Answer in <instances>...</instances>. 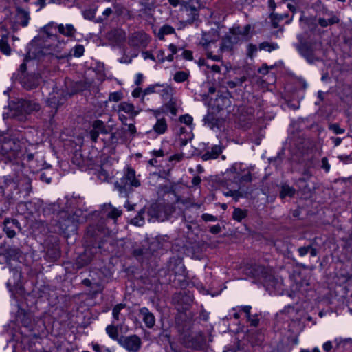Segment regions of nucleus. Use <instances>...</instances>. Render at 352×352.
I'll use <instances>...</instances> for the list:
<instances>
[{
  "instance_id": "obj_59",
  "label": "nucleus",
  "mask_w": 352,
  "mask_h": 352,
  "mask_svg": "<svg viewBox=\"0 0 352 352\" xmlns=\"http://www.w3.org/2000/svg\"><path fill=\"white\" fill-rule=\"evenodd\" d=\"M184 157L183 154H175L169 157V162L176 161L180 162Z\"/></svg>"
},
{
  "instance_id": "obj_19",
  "label": "nucleus",
  "mask_w": 352,
  "mask_h": 352,
  "mask_svg": "<svg viewBox=\"0 0 352 352\" xmlns=\"http://www.w3.org/2000/svg\"><path fill=\"white\" fill-rule=\"evenodd\" d=\"M14 228H16L19 230L21 229V225H20V223L18 221V220L14 219H5L3 230L6 232L8 237H9V238L14 237V236L16 235V232L14 229Z\"/></svg>"
},
{
  "instance_id": "obj_41",
  "label": "nucleus",
  "mask_w": 352,
  "mask_h": 352,
  "mask_svg": "<svg viewBox=\"0 0 352 352\" xmlns=\"http://www.w3.org/2000/svg\"><path fill=\"white\" fill-rule=\"evenodd\" d=\"M60 103L58 101L56 97L54 95H50V98L47 100V104L52 109H54L53 114H54L58 109V105Z\"/></svg>"
},
{
  "instance_id": "obj_44",
  "label": "nucleus",
  "mask_w": 352,
  "mask_h": 352,
  "mask_svg": "<svg viewBox=\"0 0 352 352\" xmlns=\"http://www.w3.org/2000/svg\"><path fill=\"white\" fill-rule=\"evenodd\" d=\"M329 129L333 131L334 134H342L345 132V129L340 128L338 124H331L329 125Z\"/></svg>"
},
{
  "instance_id": "obj_27",
  "label": "nucleus",
  "mask_w": 352,
  "mask_h": 352,
  "mask_svg": "<svg viewBox=\"0 0 352 352\" xmlns=\"http://www.w3.org/2000/svg\"><path fill=\"white\" fill-rule=\"evenodd\" d=\"M175 33V28L170 25H164L162 26L157 33V36L160 40H164L166 35L172 34Z\"/></svg>"
},
{
  "instance_id": "obj_34",
  "label": "nucleus",
  "mask_w": 352,
  "mask_h": 352,
  "mask_svg": "<svg viewBox=\"0 0 352 352\" xmlns=\"http://www.w3.org/2000/svg\"><path fill=\"white\" fill-rule=\"evenodd\" d=\"M339 22V19L336 16H333L329 19H326L324 18H319L318 24L323 28L327 27L328 25H331L333 24L338 23Z\"/></svg>"
},
{
  "instance_id": "obj_4",
  "label": "nucleus",
  "mask_w": 352,
  "mask_h": 352,
  "mask_svg": "<svg viewBox=\"0 0 352 352\" xmlns=\"http://www.w3.org/2000/svg\"><path fill=\"white\" fill-rule=\"evenodd\" d=\"M183 344L188 348L201 351L206 348V338L202 333L191 335L184 334L181 338Z\"/></svg>"
},
{
  "instance_id": "obj_49",
  "label": "nucleus",
  "mask_w": 352,
  "mask_h": 352,
  "mask_svg": "<svg viewBox=\"0 0 352 352\" xmlns=\"http://www.w3.org/2000/svg\"><path fill=\"white\" fill-rule=\"evenodd\" d=\"M312 176V173L309 170V168H306L304 170L303 173H302V177L298 179V182H306L307 179H309V178H311Z\"/></svg>"
},
{
  "instance_id": "obj_22",
  "label": "nucleus",
  "mask_w": 352,
  "mask_h": 352,
  "mask_svg": "<svg viewBox=\"0 0 352 352\" xmlns=\"http://www.w3.org/2000/svg\"><path fill=\"white\" fill-rule=\"evenodd\" d=\"M223 151V147L221 145H214L211 147L210 151H207L201 155L204 161L217 159Z\"/></svg>"
},
{
  "instance_id": "obj_12",
  "label": "nucleus",
  "mask_w": 352,
  "mask_h": 352,
  "mask_svg": "<svg viewBox=\"0 0 352 352\" xmlns=\"http://www.w3.org/2000/svg\"><path fill=\"white\" fill-rule=\"evenodd\" d=\"M109 128L100 120H95L92 124V129L89 132L91 140L96 142L100 134H108Z\"/></svg>"
},
{
  "instance_id": "obj_62",
  "label": "nucleus",
  "mask_w": 352,
  "mask_h": 352,
  "mask_svg": "<svg viewBox=\"0 0 352 352\" xmlns=\"http://www.w3.org/2000/svg\"><path fill=\"white\" fill-rule=\"evenodd\" d=\"M143 80H144L143 74L141 73L137 74L136 77H135V84L137 86H140L143 82Z\"/></svg>"
},
{
  "instance_id": "obj_50",
  "label": "nucleus",
  "mask_w": 352,
  "mask_h": 352,
  "mask_svg": "<svg viewBox=\"0 0 352 352\" xmlns=\"http://www.w3.org/2000/svg\"><path fill=\"white\" fill-rule=\"evenodd\" d=\"M227 36L229 38V39L230 40L231 43L233 44L234 46L239 43H243L241 41V39L240 38V37H239L238 36H236L235 34H228Z\"/></svg>"
},
{
  "instance_id": "obj_45",
  "label": "nucleus",
  "mask_w": 352,
  "mask_h": 352,
  "mask_svg": "<svg viewBox=\"0 0 352 352\" xmlns=\"http://www.w3.org/2000/svg\"><path fill=\"white\" fill-rule=\"evenodd\" d=\"M87 256V254L80 255L78 259H77V265L78 268H81L84 267L85 265H87L90 261L91 259L89 258H87L85 259L84 258Z\"/></svg>"
},
{
  "instance_id": "obj_35",
  "label": "nucleus",
  "mask_w": 352,
  "mask_h": 352,
  "mask_svg": "<svg viewBox=\"0 0 352 352\" xmlns=\"http://www.w3.org/2000/svg\"><path fill=\"white\" fill-rule=\"evenodd\" d=\"M106 332L111 339L118 342L120 338L117 327L109 324L106 327Z\"/></svg>"
},
{
  "instance_id": "obj_36",
  "label": "nucleus",
  "mask_w": 352,
  "mask_h": 352,
  "mask_svg": "<svg viewBox=\"0 0 352 352\" xmlns=\"http://www.w3.org/2000/svg\"><path fill=\"white\" fill-rule=\"evenodd\" d=\"M145 210L142 209L138 212V215L131 220V223L137 226H142L144 223V214Z\"/></svg>"
},
{
  "instance_id": "obj_46",
  "label": "nucleus",
  "mask_w": 352,
  "mask_h": 352,
  "mask_svg": "<svg viewBox=\"0 0 352 352\" xmlns=\"http://www.w3.org/2000/svg\"><path fill=\"white\" fill-rule=\"evenodd\" d=\"M258 50L257 46L254 44L250 43L247 47V56L252 58Z\"/></svg>"
},
{
  "instance_id": "obj_17",
  "label": "nucleus",
  "mask_w": 352,
  "mask_h": 352,
  "mask_svg": "<svg viewBox=\"0 0 352 352\" xmlns=\"http://www.w3.org/2000/svg\"><path fill=\"white\" fill-rule=\"evenodd\" d=\"M241 165L234 164L225 173V178L235 184H240L241 173Z\"/></svg>"
},
{
  "instance_id": "obj_58",
  "label": "nucleus",
  "mask_w": 352,
  "mask_h": 352,
  "mask_svg": "<svg viewBox=\"0 0 352 352\" xmlns=\"http://www.w3.org/2000/svg\"><path fill=\"white\" fill-rule=\"evenodd\" d=\"M322 162V168L326 171L329 172L330 169V165L328 162V160L327 157H323L321 160Z\"/></svg>"
},
{
  "instance_id": "obj_9",
  "label": "nucleus",
  "mask_w": 352,
  "mask_h": 352,
  "mask_svg": "<svg viewBox=\"0 0 352 352\" xmlns=\"http://www.w3.org/2000/svg\"><path fill=\"white\" fill-rule=\"evenodd\" d=\"M174 212L175 208L172 206H158L150 208L148 214L152 218L162 222L168 220Z\"/></svg>"
},
{
  "instance_id": "obj_3",
  "label": "nucleus",
  "mask_w": 352,
  "mask_h": 352,
  "mask_svg": "<svg viewBox=\"0 0 352 352\" xmlns=\"http://www.w3.org/2000/svg\"><path fill=\"white\" fill-rule=\"evenodd\" d=\"M53 23H49L48 25H45L43 28V35H39L38 37H35L34 39L32 41V43L30 44V50L32 52V53L35 54L36 56H39L40 55L44 54L45 52L43 50H38L36 52V47L38 45H43V49H50V45L45 44V39L48 38L51 39L52 41H56L57 40V36L53 34H50L48 32L49 28L52 25Z\"/></svg>"
},
{
  "instance_id": "obj_40",
  "label": "nucleus",
  "mask_w": 352,
  "mask_h": 352,
  "mask_svg": "<svg viewBox=\"0 0 352 352\" xmlns=\"http://www.w3.org/2000/svg\"><path fill=\"white\" fill-rule=\"evenodd\" d=\"M23 1L26 3H31L34 5L36 8V11H40L42 8H43L46 3V0H23Z\"/></svg>"
},
{
  "instance_id": "obj_52",
  "label": "nucleus",
  "mask_w": 352,
  "mask_h": 352,
  "mask_svg": "<svg viewBox=\"0 0 352 352\" xmlns=\"http://www.w3.org/2000/svg\"><path fill=\"white\" fill-rule=\"evenodd\" d=\"M165 53L164 51L162 50H159L157 52L155 59L159 63H164L165 61Z\"/></svg>"
},
{
  "instance_id": "obj_53",
  "label": "nucleus",
  "mask_w": 352,
  "mask_h": 352,
  "mask_svg": "<svg viewBox=\"0 0 352 352\" xmlns=\"http://www.w3.org/2000/svg\"><path fill=\"white\" fill-rule=\"evenodd\" d=\"M224 195L227 197H234L236 201H238L239 197H240V195H239V192L238 190H230L228 192H224Z\"/></svg>"
},
{
  "instance_id": "obj_55",
  "label": "nucleus",
  "mask_w": 352,
  "mask_h": 352,
  "mask_svg": "<svg viewBox=\"0 0 352 352\" xmlns=\"http://www.w3.org/2000/svg\"><path fill=\"white\" fill-rule=\"evenodd\" d=\"M158 85H150L148 86V87H146L144 91H143V97L145 96V95H147V94H152V93H155V87H157Z\"/></svg>"
},
{
  "instance_id": "obj_25",
  "label": "nucleus",
  "mask_w": 352,
  "mask_h": 352,
  "mask_svg": "<svg viewBox=\"0 0 352 352\" xmlns=\"http://www.w3.org/2000/svg\"><path fill=\"white\" fill-rule=\"evenodd\" d=\"M184 11L188 16L187 22L188 24H192L198 19L199 10L195 6H186L184 8Z\"/></svg>"
},
{
  "instance_id": "obj_1",
  "label": "nucleus",
  "mask_w": 352,
  "mask_h": 352,
  "mask_svg": "<svg viewBox=\"0 0 352 352\" xmlns=\"http://www.w3.org/2000/svg\"><path fill=\"white\" fill-rule=\"evenodd\" d=\"M2 180L0 192L10 199L26 198L32 190V179L22 168L13 174L3 176Z\"/></svg>"
},
{
  "instance_id": "obj_51",
  "label": "nucleus",
  "mask_w": 352,
  "mask_h": 352,
  "mask_svg": "<svg viewBox=\"0 0 352 352\" xmlns=\"http://www.w3.org/2000/svg\"><path fill=\"white\" fill-rule=\"evenodd\" d=\"M252 181V175L250 171H246L243 175L241 174L240 184L242 182H250Z\"/></svg>"
},
{
  "instance_id": "obj_24",
  "label": "nucleus",
  "mask_w": 352,
  "mask_h": 352,
  "mask_svg": "<svg viewBox=\"0 0 352 352\" xmlns=\"http://www.w3.org/2000/svg\"><path fill=\"white\" fill-rule=\"evenodd\" d=\"M58 31L60 34L67 37H73L76 33V30L72 24H59L57 25Z\"/></svg>"
},
{
  "instance_id": "obj_28",
  "label": "nucleus",
  "mask_w": 352,
  "mask_h": 352,
  "mask_svg": "<svg viewBox=\"0 0 352 352\" xmlns=\"http://www.w3.org/2000/svg\"><path fill=\"white\" fill-rule=\"evenodd\" d=\"M105 212H107V216L109 218L116 219L118 217H120L122 214V210L113 207L111 204L104 206Z\"/></svg>"
},
{
  "instance_id": "obj_54",
  "label": "nucleus",
  "mask_w": 352,
  "mask_h": 352,
  "mask_svg": "<svg viewBox=\"0 0 352 352\" xmlns=\"http://www.w3.org/2000/svg\"><path fill=\"white\" fill-rule=\"evenodd\" d=\"M201 218L206 222L216 221L217 220V218L215 216L207 213L203 214L201 215Z\"/></svg>"
},
{
  "instance_id": "obj_43",
  "label": "nucleus",
  "mask_w": 352,
  "mask_h": 352,
  "mask_svg": "<svg viewBox=\"0 0 352 352\" xmlns=\"http://www.w3.org/2000/svg\"><path fill=\"white\" fill-rule=\"evenodd\" d=\"M123 98V94L121 91H115L111 93L109 96V100L111 102H119Z\"/></svg>"
},
{
  "instance_id": "obj_23",
  "label": "nucleus",
  "mask_w": 352,
  "mask_h": 352,
  "mask_svg": "<svg viewBox=\"0 0 352 352\" xmlns=\"http://www.w3.org/2000/svg\"><path fill=\"white\" fill-rule=\"evenodd\" d=\"M108 38L116 43H120L126 40V35L123 30L114 29L109 33Z\"/></svg>"
},
{
  "instance_id": "obj_13",
  "label": "nucleus",
  "mask_w": 352,
  "mask_h": 352,
  "mask_svg": "<svg viewBox=\"0 0 352 352\" xmlns=\"http://www.w3.org/2000/svg\"><path fill=\"white\" fill-rule=\"evenodd\" d=\"M252 273L254 277L265 283L272 282L274 280L271 270L263 266L258 265L254 267L252 269Z\"/></svg>"
},
{
  "instance_id": "obj_6",
  "label": "nucleus",
  "mask_w": 352,
  "mask_h": 352,
  "mask_svg": "<svg viewBox=\"0 0 352 352\" xmlns=\"http://www.w3.org/2000/svg\"><path fill=\"white\" fill-rule=\"evenodd\" d=\"M297 38L298 43L295 44V47L299 53L310 63L318 60L314 55V44L305 41L301 34H298Z\"/></svg>"
},
{
  "instance_id": "obj_61",
  "label": "nucleus",
  "mask_w": 352,
  "mask_h": 352,
  "mask_svg": "<svg viewBox=\"0 0 352 352\" xmlns=\"http://www.w3.org/2000/svg\"><path fill=\"white\" fill-rule=\"evenodd\" d=\"M322 349L325 352H330L333 349V344L331 341H327L324 342L322 345Z\"/></svg>"
},
{
  "instance_id": "obj_10",
  "label": "nucleus",
  "mask_w": 352,
  "mask_h": 352,
  "mask_svg": "<svg viewBox=\"0 0 352 352\" xmlns=\"http://www.w3.org/2000/svg\"><path fill=\"white\" fill-rule=\"evenodd\" d=\"M149 42L148 35L144 32H135L129 36L128 43L133 47H145Z\"/></svg>"
},
{
  "instance_id": "obj_63",
  "label": "nucleus",
  "mask_w": 352,
  "mask_h": 352,
  "mask_svg": "<svg viewBox=\"0 0 352 352\" xmlns=\"http://www.w3.org/2000/svg\"><path fill=\"white\" fill-rule=\"evenodd\" d=\"M221 228L219 225H214L212 226L210 229V232L214 234H219V232H221Z\"/></svg>"
},
{
  "instance_id": "obj_21",
  "label": "nucleus",
  "mask_w": 352,
  "mask_h": 352,
  "mask_svg": "<svg viewBox=\"0 0 352 352\" xmlns=\"http://www.w3.org/2000/svg\"><path fill=\"white\" fill-rule=\"evenodd\" d=\"M40 77L36 74L29 75L22 80V84L26 89H33L38 86Z\"/></svg>"
},
{
  "instance_id": "obj_31",
  "label": "nucleus",
  "mask_w": 352,
  "mask_h": 352,
  "mask_svg": "<svg viewBox=\"0 0 352 352\" xmlns=\"http://www.w3.org/2000/svg\"><path fill=\"white\" fill-rule=\"evenodd\" d=\"M203 120L205 124H207L212 129L218 126V119L212 113H208Z\"/></svg>"
},
{
  "instance_id": "obj_14",
  "label": "nucleus",
  "mask_w": 352,
  "mask_h": 352,
  "mask_svg": "<svg viewBox=\"0 0 352 352\" xmlns=\"http://www.w3.org/2000/svg\"><path fill=\"white\" fill-rule=\"evenodd\" d=\"M15 12H16V19L18 24L25 28L27 27L29 24V21L30 20V14L28 9L22 8L20 6H15Z\"/></svg>"
},
{
  "instance_id": "obj_29",
  "label": "nucleus",
  "mask_w": 352,
  "mask_h": 352,
  "mask_svg": "<svg viewBox=\"0 0 352 352\" xmlns=\"http://www.w3.org/2000/svg\"><path fill=\"white\" fill-rule=\"evenodd\" d=\"M295 192L296 190L293 187L287 184H283L280 191V197L281 199H285L287 197H292L295 195Z\"/></svg>"
},
{
  "instance_id": "obj_33",
  "label": "nucleus",
  "mask_w": 352,
  "mask_h": 352,
  "mask_svg": "<svg viewBox=\"0 0 352 352\" xmlns=\"http://www.w3.org/2000/svg\"><path fill=\"white\" fill-rule=\"evenodd\" d=\"M233 47H234V45L231 43L230 40L227 36V35L224 36L221 40V43L220 49H219L220 52H224L232 51L233 50Z\"/></svg>"
},
{
  "instance_id": "obj_7",
  "label": "nucleus",
  "mask_w": 352,
  "mask_h": 352,
  "mask_svg": "<svg viewBox=\"0 0 352 352\" xmlns=\"http://www.w3.org/2000/svg\"><path fill=\"white\" fill-rule=\"evenodd\" d=\"M18 109L21 113L15 115V118L19 121L23 122L26 120L28 115L38 111L40 105L34 101L22 100L19 102Z\"/></svg>"
},
{
  "instance_id": "obj_37",
  "label": "nucleus",
  "mask_w": 352,
  "mask_h": 352,
  "mask_svg": "<svg viewBox=\"0 0 352 352\" xmlns=\"http://www.w3.org/2000/svg\"><path fill=\"white\" fill-rule=\"evenodd\" d=\"M189 76V72L179 71L175 74L173 80L177 82H183L188 78Z\"/></svg>"
},
{
  "instance_id": "obj_60",
  "label": "nucleus",
  "mask_w": 352,
  "mask_h": 352,
  "mask_svg": "<svg viewBox=\"0 0 352 352\" xmlns=\"http://www.w3.org/2000/svg\"><path fill=\"white\" fill-rule=\"evenodd\" d=\"M207 57L214 61H221L222 60V57L220 55H213L211 52L207 53Z\"/></svg>"
},
{
  "instance_id": "obj_30",
  "label": "nucleus",
  "mask_w": 352,
  "mask_h": 352,
  "mask_svg": "<svg viewBox=\"0 0 352 352\" xmlns=\"http://www.w3.org/2000/svg\"><path fill=\"white\" fill-rule=\"evenodd\" d=\"M84 52V46L82 45H76L71 50L68 54H65L62 56L60 58H65L72 56L79 58L83 55Z\"/></svg>"
},
{
  "instance_id": "obj_11",
  "label": "nucleus",
  "mask_w": 352,
  "mask_h": 352,
  "mask_svg": "<svg viewBox=\"0 0 352 352\" xmlns=\"http://www.w3.org/2000/svg\"><path fill=\"white\" fill-rule=\"evenodd\" d=\"M252 25L250 24H247L244 27H241L239 25L234 26L230 29L229 33L233 34L241 39L242 42H246L250 41L252 36L253 33L251 32Z\"/></svg>"
},
{
  "instance_id": "obj_48",
  "label": "nucleus",
  "mask_w": 352,
  "mask_h": 352,
  "mask_svg": "<svg viewBox=\"0 0 352 352\" xmlns=\"http://www.w3.org/2000/svg\"><path fill=\"white\" fill-rule=\"evenodd\" d=\"M192 117L188 114L182 116L179 118L181 122L186 124V125H190L192 123Z\"/></svg>"
},
{
  "instance_id": "obj_57",
  "label": "nucleus",
  "mask_w": 352,
  "mask_h": 352,
  "mask_svg": "<svg viewBox=\"0 0 352 352\" xmlns=\"http://www.w3.org/2000/svg\"><path fill=\"white\" fill-rule=\"evenodd\" d=\"M182 56L184 59L192 60L193 59L192 52L190 50H184L182 53Z\"/></svg>"
},
{
  "instance_id": "obj_16",
  "label": "nucleus",
  "mask_w": 352,
  "mask_h": 352,
  "mask_svg": "<svg viewBox=\"0 0 352 352\" xmlns=\"http://www.w3.org/2000/svg\"><path fill=\"white\" fill-rule=\"evenodd\" d=\"M140 111L141 109H137L133 104L127 102H122L118 105V113L124 112L128 114L131 119H134Z\"/></svg>"
},
{
  "instance_id": "obj_47",
  "label": "nucleus",
  "mask_w": 352,
  "mask_h": 352,
  "mask_svg": "<svg viewBox=\"0 0 352 352\" xmlns=\"http://www.w3.org/2000/svg\"><path fill=\"white\" fill-rule=\"evenodd\" d=\"M82 214V210H76L74 212V214L71 217H69V220H70L72 222H80L81 221L80 216Z\"/></svg>"
},
{
  "instance_id": "obj_20",
  "label": "nucleus",
  "mask_w": 352,
  "mask_h": 352,
  "mask_svg": "<svg viewBox=\"0 0 352 352\" xmlns=\"http://www.w3.org/2000/svg\"><path fill=\"white\" fill-rule=\"evenodd\" d=\"M219 38V32L215 30H211L208 32H204L202 34L201 43L206 48L210 43L217 41Z\"/></svg>"
},
{
  "instance_id": "obj_32",
  "label": "nucleus",
  "mask_w": 352,
  "mask_h": 352,
  "mask_svg": "<svg viewBox=\"0 0 352 352\" xmlns=\"http://www.w3.org/2000/svg\"><path fill=\"white\" fill-rule=\"evenodd\" d=\"M248 213V212L247 210H243L239 208H234L232 213V218L234 220L238 222H241L243 219L247 217Z\"/></svg>"
},
{
  "instance_id": "obj_5",
  "label": "nucleus",
  "mask_w": 352,
  "mask_h": 352,
  "mask_svg": "<svg viewBox=\"0 0 352 352\" xmlns=\"http://www.w3.org/2000/svg\"><path fill=\"white\" fill-rule=\"evenodd\" d=\"M173 302L179 311L183 312L190 309L194 296L190 291H181L173 296Z\"/></svg>"
},
{
  "instance_id": "obj_39",
  "label": "nucleus",
  "mask_w": 352,
  "mask_h": 352,
  "mask_svg": "<svg viewBox=\"0 0 352 352\" xmlns=\"http://www.w3.org/2000/svg\"><path fill=\"white\" fill-rule=\"evenodd\" d=\"M0 51L6 55H10L11 52V49L7 40L3 38L0 39Z\"/></svg>"
},
{
  "instance_id": "obj_42",
  "label": "nucleus",
  "mask_w": 352,
  "mask_h": 352,
  "mask_svg": "<svg viewBox=\"0 0 352 352\" xmlns=\"http://www.w3.org/2000/svg\"><path fill=\"white\" fill-rule=\"evenodd\" d=\"M124 307L125 305L122 303L118 304L113 307L112 314L114 320H119V314L120 311Z\"/></svg>"
},
{
  "instance_id": "obj_38",
  "label": "nucleus",
  "mask_w": 352,
  "mask_h": 352,
  "mask_svg": "<svg viewBox=\"0 0 352 352\" xmlns=\"http://www.w3.org/2000/svg\"><path fill=\"white\" fill-rule=\"evenodd\" d=\"M278 48V45L274 43L263 42L259 45L260 50H266L270 52Z\"/></svg>"
},
{
  "instance_id": "obj_64",
  "label": "nucleus",
  "mask_w": 352,
  "mask_h": 352,
  "mask_svg": "<svg viewBox=\"0 0 352 352\" xmlns=\"http://www.w3.org/2000/svg\"><path fill=\"white\" fill-rule=\"evenodd\" d=\"M128 131L133 137H134L137 133L135 126L133 124H128Z\"/></svg>"
},
{
  "instance_id": "obj_8",
  "label": "nucleus",
  "mask_w": 352,
  "mask_h": 352,
  "mask_svg": "<svg viewBox=\"0 0 352 352\" xmlns=\"http://www.w3.org/2000/svg\"><path fill=\"white\" fill-rule=\"evenodd\" d=\"M118 343L129 352H138L142 344L141 338L135 334L122 336L119 338Z\"/></svg>"
},
{
  "instance_id": "obj_18",
  "label": "nucleus",
  "mask_w": 352,
  "mask_h": 352,
  "mask_svg": "<svg viewBox=\"0 0 352 352\" xmlns=\"http://www.w3.org/2000/svg\"><path fill=\"white\" fill-rule=\"evenodd\" d=\"M139 315L142 318L146 327L151 329L155 326V318L148 308L142 307L139 310Z\"/></svg>"
},
{
  "instance_id": "obj_26",
  "label": "nucleus",
  "mask_w": 352,
  "mask_h": 352,
  "mask_svg": "<svg viewBox=\"0 0 352 352\" xmlns=\"http://www.w3.org/2000/svg\"><path fill=\"white\" fill-rule=\"evenodd\" d=\"M168 129L166 121L164 118L157 119L153 129L157 135L164 134Z\"/></svg>"
},
{
  "instance_id": "obj_15",
  "label": "nucleus",
  "mask_w": 352,
  "mask_h": 352,
  "mask_svg": "<svg viewBox=\"0 0 352 352\" xmlns=\"http://www.w3.org/2000/svg\"><path fill=\"white\" fill-rule=\"evenodd\" d=\"M17 147L18 145L16 144L14 140H4L1 144L0 151L3 155H7L8 158H12L14 157L16 155V150Z\"/></svg>"
},
{
  "instance_id": "obj_56",
  "label": "nucleus",
  "mask_w": 352,
  "mask_h": 352,
  "mask_svg": "<svg viewBox=\"0 0 352 352\" xmlns=\"http://www.w3.org/2000/svg\"><path fill=\"white\" fill-rule=\"evenodd\" d=\"M309 245L300 247L298 249V252L300 256H305L309 252Z\"/></svg>"
},
{
  "instance_id": "obj_2",
  "label": "nucleus",
  "mask_w": 352,
  "mask_h": 352,
  "mask_svg": "<svg viewBox=\"0 0 352 352\" xmlns=\"http://www.w3.org/2000/svg\"><path fill=\"white\" fill-rule=\"evenodd\" d=\"M140 185L141 182L136 177L135 170L131 167H128L123 177L114 184L115 188L122 197H128L133 191V188H138Z\"/></svg>"
}]
</instances>
